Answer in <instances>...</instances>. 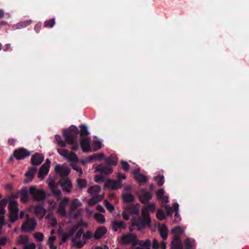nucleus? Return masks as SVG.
<instances>
[{
    "mask_svg": "<svg viewBox=\"0 0 249 249\" xmlns=\"http://www.w3.org/2000/svg\"><path fill=\"white\" fill-rule=\"evenodd\" d=\"M119 242L123 244H132V249H149L151 244L149 239L144 241L139 240L134 234L129 233L123 235L119 239Z\"/></svg>",
    "mask_w": 249,
    "mask_h": 249,
    "instance_id": "obj_1",
    "label": "nucleus"
},
{
    "mask_svg": "<svg viewBox=\"0 0 249 249\" xmlns=\"http://www.w3.org/2000/svg\"><path fill=\"white\" fill-rule=\"evenodd\" d=\"M156 209V205L153 203H150L145 206L142 209V220L139 219L138 222H135L133 217L132 225L138 227V229L141 231L147 225L151 227V220L149 217V212H154Z\"/></svg>",
    "mask_w": 249,
    "mask_h": 249,
    "instance_id": "obj_2",
    "label": "nucleus"
},
{
    "mask_svg": "<svg viewBox=\"0 0 249 249\" xmlns=\"http://www.w3.org/2000/svg\"><path fill=\"white\" fill-rule=\"evenodd\" d=\"M93 236L91 231H88L83 232L82 229H79L75 234L71 237L72 246L80 249L82 248Z\"/></svg>",
    "mask_w": 249,
    "mask_h": 249,
    "instance_id": "obj_3",
    "label": "nucleus"
},
{
    "mask_svg": "<svg viewBox=\"0 0 249 249\" xmlns=\"http://www.w3.org/2000/svg\"><path fill=\"white\" fill-rule=\"evenodd\" d=\"M77 132V127L71 126L69 130L64 131L63 134L66 138V142L62 140L60 136L56 135L54 142L62 147H65L67 143L69 144H73L76 141L75 135Z\"/></svg>",
    "mask_w": 249,
    "mask_h": 249,
    "instance_id": "obj_4",
    "label": "nucleus"
},
{
    "mask_svg": "<svg viewBox=\"0 0 249 249\" xmlns=\"http://www.w3.org/2000/svg\"><path fill=\"white\" fill-rule=\"evenodd\" d=\"M88 224L81 222L79 224L73 225L70 229L67 232L63 233L61 235V241L62 243H65L69 238L74 235L78 230L82 227H87Z\"/></svg>",
    "mask_w": 249,
    "mask_h": 249,
    "instance_id": "obj_5",
    "label": "nucleus"
},
{
    "mask_svg": "<svg viewBox=\"0 0 249 249\" xmlns=\"http://www.w3.org/2000/svg\"><path fill=\"white\" fill-rule=\"evenodd\" d=\"M29 193L33 198L36 201H42L45 197V193L42 189H38L35 186H31L29 188Z\"/></svg>",
    "mask_w": 249,
    "mask_h": 249,
    "instance_id": "obj_6",
    "label": "nucleus"
},
{
    "mask_svg": "<svg viewBox=\"0 0 249 249\" xmlns=\"http://www.w3.org/2000/svg\"><path fill=\"white\" fill-rule=\"evenodd\" d=\"M140 205L137 204L130 207H126L122 213L123 217L125 220L129 219V214L138 215L140 211Z\"/></svg>",
    "mask_w": 249,
    "mask_h": 249,
    "instance_id": "obj_7",
    "label": "nucleus"
},
{
    "mask_svg": "<svg viewBox=\"0 0 249 249\" xmlns=\"http://www.w3.org/2000/svg\"><path fill=\"white\" fill-rule=\"evenodd\" d=\"M10 220L14 222L17 220L18 217V204L16 201H11L9 204Z\"/></svg>",
    "mask_w": 249,
    "mask_h": 249,
    "instance_id": "obj_8",
    "label": "nucleus"
},
{
    "mask_svg": "<svg viewBox=\"0 0 249 249\" xmlns=\"http://www.w3.org/2000/svg\"><path fill=\"white\" fill-rule=\"evenodd\" d=\"M69 201L68 197H64L59 200V205L57 209V213L59 216L64 217L67 215L66 207Z\"/></svg>",
    "mask_w": 249,
    "mask_h": 249,
    "instance_id": "obj_9",
    "label": "nucleus"
},
{
    "mask_svg": "<svg viewBox=\"0 0 249 249\" xmlns=\"http://www.w3.org/2000/svg\"><path fill=\"white\" fill-rule=\"evenodd\" d=\"M57 152L61 156L64 157L71 162L78 160L77 156L72 152L69 153L67 150L64 149H58Z\"/></svg>",
    "mask_w": 249,
    "mask_h": 249,
    "instance_id": "obj_10",
    "label": "nucleus"
},
{
    "mask_svg": "<svg viewBox=\"0 0 249 249\" xmlns=\"http://www.w3.org/2000/svg\"><path fill=\"white\" fill-rule=\"evenodd\" d=\"M81 206V203L78 199L74 200L71 206L70 210V214L72 217L75 218L77 217L80 213L79 208Z\"/></svg>",
    "mask_w": 249,
    "mask_h": 249,
    "instance_id": "obj_11",
    "label": "nucleus"
},
{
    "mask_svg": "<svg viewBox=\"0 0 249 249\" xmlns=\"http://www.w3.org/2000/svg\"><path fill=\"white\" fill-rule=\"evenodd\" d=\"M46 181L52 193L57 196H59L61 192L60 190L57 188V185L55 183L54 179L53 178H49Z\"/></svg>",
    "mask_w": 249,
    "mask_h": 249,
    "instance_id": "obj_12",
    "label": "nucleus"
},
{
    "mask_svg": "<svg viewBox=\"0 0 249 249\" xmlns=\"http://www.w3.org/2000/svg\"><path fill=\"white\" fill-rule=\"evenodd\" d=\"M122 187V183L118 180H107L105 183L104 188L111 190H118Z\"/></svg>",
    "mask_w": 249,
    "mask_h": 249,
    "instance_id": "obj_13",
    "label": "nucleus"
},
{
    "mask_svg": "<svg viewBox=\"0 0 249 249\" xmlns=\"http://www.w3.org/2000/svg\"><path fill=\"white\" fill-rule=\"evenodd\" d=\"M36 226V222L34 218L28 219L21 227V230L26 232L33 230Z\"/></svg>",
    "mask_w": 249,
    "mask_h": 249,
    "instance_id": "obj_14",
    "label": "nucleus"
},
{
    "mask_svg": "<svg viewBox=\"0 0 249 249\" xmlns=\"http://www.w3.org/2000/svg\"><path fill=\"white\" fill-rule=\"evenodd\" d=\"M55 171L62 178H67V176L70 173V169L64 165H57L55 167Z\"/></svg>",
    "mask_w": 249,
    "mask_h": 249,
    "instance_id": "obj_15",
    "label": "nucleus"
},
{
    "mask_svg": "<svg viewBox=\"0 0 249 249\" xmlns=\"http://www.w3.org/2000/svg\"><path fill=\"white\" fill-rule=\"evenodd\" d=\"M59 182L64 191L68 193L71 192L72 184L69 178H62Z\"/></svg>",
    "mask_w": 249,
    "mask_h": 249,
    "instance_id": "obj_16",
    "label": "nucleus"
},
{
    "mask_svg": "<svg viewBox=\"0 0 249 249\" xmlns=\"http://www.w3.org/2000/svg\"><path fill=\"white\" fill-rule=\"evenodd\" d=\"M80 145L84 152H89L91 150L90 147V141L88 137H81Z\"/></svg>",
    "mask_w": 249,
    "mask_h": 249,
    "instance_id": "obj_17",
    "label": "nucleus"
},
{
    "mask_svg": "<svg viewBox=\"0 0 249 249\" xmlns=\"http://www.w3.org/2000/svg\"><path fill=\"white\" fill-rule=\"evenodd\" d=\"M50 161L47 159L39 171V178H43L48 173L50 167Z\"/></svg>",
    "mask_w": 249,
    "mask_h": 249,
    "instance_id": "obj_18",
    "label": "nucleus"
},
{
    "mask_svg": "<svg viewBox=\"0 0 249 249\" xmlns=\"http://www.w3.org/2000/svg\"><path fill=\"white\" fill-rule=\"evenodd\" d=\"M163 206L165 208L167 215H172L173 214V213L174 211V210H176V213H175V217L176 218V220L177 221H179L180 219L178 220L177 219L178 216V207L179 205L178 203H176L175 205L174 208H172L170 207V206L167 203L164 204L163 205Z\"/></svg>",
    "mask_w": 249,
    "mask_h": 249,
    "instance_id": "obj_19",
    "label": "nucleus"
},
{
    "mask_svg": "<svg viewBox=\"0 0 249 249\" xmlns=\"http://www.w3.org/2000/svg\"><path fill=\"white\" fill-rule=\"evenodd\" d=\"M14 155L17 160H21L28 157L30 155V152L25 148H21L16 150Z\"/></svg>",
    "mask_w": 249,
    "mask_h": 249,
    "instance_id": "obj_20",
    "label": "nucleus"
},
{
    "mask_svg": "<svg viewBox=\"0 0 249 249\" xmlns=\"http://www.w3.org/2000/svg\"><path fill=\"white\" fill-rule=\"evenodd\" d=\"M133 174L134 175L136 180L139 183H142L147 181V178L144 175L139 173V169L134 170L133 171Z\"/></svg>",
    "mask_w": 249,
    "mask_h": 249,
    "instance_id": "obj_21",
    "label": "nucleus"
},
{
    "mask_svg": "<svg viewBox=\"0 0 249 249\" xmlns=\"http://www.w3.org/2000/svg\"><path fill=\"white\" fill-rule=\"evenodd\" d=\"M112 169L109 166L100 164L95 167V171H99L105 174H110L112 172Z\"/></svg>",
    "mask_w": 249,
    "mask_h": 249,
    "instance_id": "obj_22",
    "label": "nucleus"
},
{
    "mask_svg": "<svg viewBox=\"0 0 249 249\" xmlns=\"http://www.w3.org/2000/svg\"><path fill=\"white\" fill-rule=\"evenodd\" d=\"M44 157L40 154L36 153L31 158L32 163L33 165H38L43 160Z\"/></svg>",
    "mask_w": 249,
    "mask_h": 249,
    "instance_id": "obj_23",
    "label": "nucleus"
},
{
    "mask_svg": "<svg viewBox=\"0 0 249 249\" xmlns=\"http://www.w3.org/2000/svg\"><path fill=\"white\" fill-rule=\"evenodd\" d=\"M165 191L163 189H160L156 194L157 198L162 202V205L168 202V198L166 196H164Z\"/></svg>",
    "mask_w": 249,
    "mask_h": 249,
    "instance_id": "obj_24",
    "label": "nucleus"
},
{
    "mask_svg": "<svg viewBox=\"0 0 249 249\" xmlns=\"http://www.w3.org/2000/svg\"><path fill=\"white\" fill-rule=\"evenodd\" d=\"M35 212L36 215L39 218L42 219L46 214V209L40 205L36 206L35 208Z\"/></svg>",
    "mask_w": 249,
    "mask_h": 249,
    "instance_id": "obj_25",
    "label": "nucleus"
},
{
    "mask_svg": "<svg viewBox=\"0 0 249 249\" xmlns=\"http://www.w3.org/2000/svg\"><path fill=\"white\" fill-rule=\"evenodd\" d=\"M139 195L141 201L143 203L150 200L152 197L151 194L146 192L144 190L141 191Z\"/></svg>",
    "mask_w": 249,
    "mask_h": 249,
    "instance_id": "obj_26",
    "label": "nucleus"
},
{
    "mask_svg": "<svg viewBox=\"0 0 249 249\" xmlns=\"http://www.w3.org/2000/svg\"><path fill=\"white\" fill-rule=\"evenodd\" d=\"M107 231V230L106 228L104 226L97 228L94 233V238L96 239L101 238L106 233Z\"/></svg>",
    "mask_w": 249,
    "mask_h": 249,
    "instance_id": "obj_27",
    "label": "nucleus"
},
{
    "mask_svg": "<svg viewBox=\"0 0 249 249\" xmlns=\"http://www.w3.org/2000/svg\"><path fill=\"white\" fill-rule=\"evenodd\" d=\"M101 191V188L98 185L91 186L88 190V192L94 197H99L101 195H98Z\"/></svg>",
    "mask_w": 249,
    "mask_h": 249,
    "instance_id": "obj_28",
    "label": "nucleus"
},
{
    "mask_svg": "<svg viewBox=\"0 0 249 249\" xmlns=\"http://www.w3.org/2000/svg\"><path fill=\"white\" fill-rule=\"evenodd\" d=\"M36 171V167H32L25 174L26 179L23 181V182L27 183L31 180L34 178Z\"/></svg>",
    "mask_w": 249,
    "mask_h": 249,
    "instance_id": "obj_29",
    "label": "nucleus"
},
{
    "mask_svg": "<svg viewBox=\"0 0 249 249\" xmlns=\"http://www.w3.org/2000/svg\"><path fill=\"white\" fill-rule=\"evenodd\" d=\"M112 228L114 231H121L125 228V225L123 221H114L112 224Z\"/></svg>",
    "mask_w": 249,
    "mask_h": 249,
    "instance_id": "obj_30",
    "label": "nucleus"
},
{
    "mask_svg": "<svg viewBox=\"0 0 249 249\" xmlns=\"http://www.w3.org/2000/svg\"><path fill=\"white\" fill-rule=\"evenodd\" d=\"M184 230L181 227L178 226L172 230L171 232L174 234V237L180 238V236L183 233Z\"/></svg>",
    "mask_w": 249,
    "mask_h": 249,
    "instance_id": "obj_31",
    "label": "nucleus"
},
{
    "mask_svg": "<svg viewBox=\"0 0 249 249\" xmlns=\"http://www.w3.org/2000/svg\"><path fill=\"white\" fill-rule=\"evenodd\" d=\"M159 231L161 237L165 239L167 237L168 230L166 226L164 224L161 225L159 227Z\"/></svg>",
    "mask_w": 249,
    "mask_h": 249,
    "instance_id": "obj_32",
    "label": "nucleus"
},
{
    "mask_svg": "<svg viewBox=\"0 0 249 249\" xmlns=\"http://www.w3.org/2000/svg\"><path fill=\"white\" fill-rule=\"evenodd\" d=\"M172 249H182V246L179 238L174 237L172 243Z\"/></svg>",
    "mask_w": 249,
    "mask_h": 249,
    "instance_id": "obj_33",
    "label": "nucleus"
},
{
    "mask_svg": "<svg viewBox=\"0 0 249 249\" xmlns=\"http://www.w3.org/2000/svg\"><path fill=\"white\" fill-rule=\"evenodd\" d=\"M54 231L53 230L51 231V235L49 237L48 244L50 246L51 249H56V246L53 245L56 238L53 235Z\"/></svg>",
    "mask_w": 249,
    "mask_h": 249,
    "instance_id": "obj_34",
    "label": "nucleus"
},
{
    "mask_svg": "<svg viewBox=\"0 0 249 249\" xmlns=\"http://www.w3.org/2000/svg\"><path fill=\"white\" fill-rule=\"evenodd\" d=\"M29 242V238L27 235H20L17 240V243L21 245H26Z\"/></svg>",
    "mask_w": 249,
    "mask_h": 249,
    "instance_id": "obj_35",
    "label": "nucleus"
},
{
    "mask_svg": "<svg viewBox=\"0 0 249 249\" xmlns=\"http://www.w3.org/2000/svg\"><path fill=\"white\" fill-rule=\"evenodd\" d=\"M104 196V194L101 195L99 197L92 196V198L89 200L88 203L89 205H94L98 202L100 201Z\"/></svg>",
    "mask_w": 249,
    "mask_h": 249,
    "instance_id": "obj_36",
    "label": "nucleus"
},
{
    "mask_svg": "<svg viewBox=\"0 0 249 249\" xmlns=\"http://www.w3.org/2000/svg\"><path fill=\"white\" fill-rule=\"evenodd\" d=\"M77 187L79 189L85 188L87 186V182L86 179L79 178L76 179Z\"/></svg>",
    "mask_w": 249,
    "mask_h": 249,
    "instance_id": "obj_37",
    "label": "nucleus"
},
{
    "mask_svg": "<svg viewBox=\"0 0 249 249\" xmlns=\"http://www.w3.org/2000/svg\"><path fill=\"white\" fill-rule=\"evenodd\" d=\"M123 200L126 203H131L134 201V198L132 195L123 193Z\"/></svg>",
    "mask_w": 249,
    "mask_h": 249,
    "instance_id": "obj_38",
    "label": "nucleus"
},
{
    "mask_svg": "<svg viewBox=\"0 0 249 249\" xmlns=\"http://www.w3.org/2000/svg\"><path fill=\"white\" fill-rule=\"evenodd\" d=\"M106 161H107L109 164H112L114 165H116L118 160L116 158V155H112L110 156L109 158H107L105 159Z\"/></svg>",
    "mask_w": 249,
    "mask_h": 249,
    "instance_id": "obj_39",
    "label": "nucleus"
},
{
    "mask_svg": "<svg viewBox=\"0 0 249 249\" xmlns=\"http://www.w3.org/2000/svg\"><path fill=\"white\" fill-rule=\"evenodd\" d=\"M21 202L26 203L28 200V192L27 190H24L20 192Z\"/></svg>",
    "mask_w": 249,
    "mask_h": 249,
    "instance_id": "obj_40",
    "label": "nucleus"
},
{
    "mask_svg": "<svg viewBox=\"0 0 249 249\" xmlns=\"http://www.w3.org/2000/svg\"><path fill=\"white\" fill-rule=\"evenodd\" d=\"M104 157V155L103 153H100L98 154H95L90 156L89 157V160H100Z\"/></svg>",
    "mask_w": 249,
    "mask_h": 249,
    "instance_id": "obj_41",
    "label": "nucleus"
},
{
    "mask_svg": "<svg viewBox=\"0 0 249 249\" xmlns=\"http://www.w3.org/2000/svg\"><path fill=\"white\" fill-rule=\"evenodd\" d=\"M185 245L186 249H192L195 245V241L194 240H190L189 238H186L185 240Z\"/></svg>",
    "mask_w": 249,
    "mask_h": 249,
    "instance_id": "obj_42",
    "label": "nucleus"
},
{
    "mask_svg": "<svg viewBox=\"0 0 249 249\" xmlns=\"http://www.w3.org/2000/svg\"><path fill=\"white\" fill-rule=\"evenodd\" d=\"M80 135L81 137H85V135H87L89 134L88 131V128L85 125H81L80 126Z\"/></svg>",
    "mask_w": 249,
    "mask_h": 249,
    "instance_id": "obj_43",
    "label": "nucleus"
},
{
    "mask_svg": "<svg viewBox=\"0 0 249 249\" xmlns=\"http://www.w3.org/2000/svg\"><path fill=\"white\" fill-rule=\"evenodd\" d=\"M95 219L100 223H104L105 222V218L104 216L100 213L95 214Z\"/></svg>",
    "mask_w": 249,
    "mask_h": 249,
    "instance_id": "obj_44",
    "label": "nucleus"
},
{
    "mask_svg": "<svg viewBox=\"0 0 249 249\" xmlns=\"http://www.w3.org/2000/svg\"><path fill=\"white\" fill-rule=\"evenodd\" d=\"M155 180L159 186H161L164 183V177L163 175H158L156 178Z\"/></svg>",
    "mask_w": 249,
    "mask_h": 249,
    "instance_id": "obj_45",
    "label": "nucleus"
},
{
    "mask_svg": "<svg viewBox=\"0 0 249 249\" xmlns=\"http://www.w3.org/2000/svg\"><path fill=\"white\" fill-rule=\"evenodd\" d=\"M46 218L48 219L49 220L48 224L50 226L53 227L56 225L57 221L55 218H54L53 217L50 218L49 215L46 216Z\"/></svg>",
    "mask_w": 249,
    "mask_h": 249,
    "instance_id": "obj_46",
    "label": "nucleus"
},
{
    "mask_svg": "<svg viewBox=\"0 0 249 249\" xmlns=\"http://www.w3.org/2000/svg\"><path fill=\"white\" fill-rule=\"evenodd\" d=\"M157 217L160 220L165 219V213L164 212L161 210H159L157 213Z\"/></svg>",
    "mask_w": 249,
    "mask_h": 249,
    "instance_id": "obj_47",
    "label": "nucleus"
},
{
    "mask_svg": "<svg viewBox=\"0 0 249 249\" xmlns=\"http://www.w3.org/2000/svg\"><path fill=\"white\" fill-rule=\"evenodd\" d=\"M104 204L106 208L110 212H112L114 210V206L110 204L107 200H105L104 201Z\"/></svg>",
    "mask_w": 249,
    "mask_h": 249,
    "instance_id": "obj_48",
    "label": "nucleus"
},
{
    "mask_svg": "<svg viewBox=\"0 0 249 249\" xmlns=\"http://www.w3.org/2000/svg\"><path fill=\"white\" fill-rule=\"evenodd\" d=\"M102 144L100 142H94L92 144V149L93 151H96L101 148Z\"/></svg>",
    "mask_w": 249,
    "mask_h": 249,
    "instance_id": "obj_49",
    "label": "nucleus"
},
{
    "mask_svg": "<svg viewBox=\"0 0 249 249\" xmlns=\"http://www.w3.org/2000/svg\"><path fill=\"white\" fill-rule=\"evenodd\" d=\"M54 23H55V20H54V19L53 18L51 20L46 21L45 22L44 25H45V26L46 27L51 28V27H52L54 25Z\"/></svg>",
    "mask_w": 249,
    "mask_h": 249,
    "instance_id": "obj_50",
    "label": "nucleus"
},
{
    "mask_svg": "<svg viewBox=\"0 0 249 249\" xmlns=\"http://www.w3.org/2000/svg\"><path fill=\"white\" fill-rule=\"evenodd\" d=\"M35 238L38 241L41 242L43 240L44 235L42 233L37 232L35 233Z\"/></svg>",
    "mask_w": 249,
    "mask_h": 249,
    "instance_id": "obj_51",
    "label": "nucleus"
},
{
    "mask_svg": "<svg viewBox=\"0 0 249 249\" xmlns=\"http://www.w3.org/2000/svg\"><path fill=\"white\" fill-rule=\"evenodd\" d=\"M11 243V240L6 237H3L0 239V245L4 246L7 243L10 244Z\"/></svg>",
    "mask_w": 249,
    "mask_h": 249,
    "instance_id": "obj_52",
    "label": "nucleus"
},
{
    "mask_svg": "<svg viewBox=\"0 0 249 249\" xmlns=\"http://www.w3.org/2000/svg\"><path fill=\"white\" fill-rule=\"evenodd\" d=\"M121 165H122V168L125 171H127L129 169V164L126 161H125L124 160L121 161Z\"/></svg>",
    "mask_w": 249,
    "mask_h": 249,
    "instance_id": "obj_53",
    "label": "nucleus"
},
{
    "mask_svg": "<svg viewBox=\"0 0 249 249\" xmlns=\"http://www.w3.org/2000/svg\"><path fill=\"white\" fill-rule=\"evenodd\" d=\"M36 245L34 243H31L24 245L23 249H35Z\"/></svg>",
    "mask_w": 249,
    "mask_h": 249,
    "instance_id": "obj_54",
    "label": "nucleus"
},
{
    "mask_svg": "<svg viewBox=\"0 0 249 249\" xmlns=\"http://www.w3.org/2000/svg\"><path fill=\"white\" fill-rule=\"evenodd\" d=\"M126 177L124 174L118 173V180L120 181L121 183L123 179H125Z\"/></svg>",
    "mask_w": 249,
    "mask_h": 249,
    "instance_id": "obj_55",
    "label": "nucleus"
},
{
    "mask_svg": "<svg viewBox=\"0 0 249 249\" xmlns=\"http://www.w3.org/2000/svg\"><path fill=\"white\" fill-rule=\"evenodd\" d=\"M104 180L103 178L100 175H96L95 177V181L97 183H100Z\"/></svg>",
    "mask_w": 249,
    "mask_h": 249,
    "instance_id": "obj_56",
    "label": "nucleus"
},
{
    "mask_svg": "<svg viewBox=\"0 0 249 249\" xmlns=\"http://www.w3.org/2000/svg\"><path fill=\"white\" fill-rule=\"evenodd\" d=\"M49 203L50 204V206H49L50 210H53L56 208V204L55 202L52 201H49Z\"/></svg>",
    "mask_w": 249,
    "mask_h": 249,
    "instance_id": "obj_57",
    "label": "nucleus"
},
{
    "mask_svg": "<svg viewBox=\"0 0 249 249\" xmlns=\"http://www.w3.org/2000/svg\"><path fill=\"white\" fill-rule=\"evenodd\" d=\"M158 246H159V244H158V241L155 239H154L153 240V245H152L153 248L154 249H157L158 248Z\"/></svg>",
    "mask_w": 249,
    "mask_h": 249,
    "instance_id": "obj_58",
    "label": "nucleus"
},
{
    "mask_svg": "<svg viewBox=\"0 0 249 249\" xmlns=\"http://www.w3.org/2000/svg\"><path fill=\"white\" fill-rule=\"evenodd\" d=\"M97 209L99 211H100V212H105V209L104 208V207L100 205H99L97 206Z\"/></svg>",
    "mask_w": 249,
    "mask_h": 249,
    "instance_id": "obj_59",
    "label": "nucleus"
},
{
    "mask_svg": "<svg viewBox=\"0 0 249 249\" xmlns=\"http://www.w3.org/2000/svg\"><path fill=\"white\" fill-rule=\"evenodd\" d=\"M132 189V187L130 185H127L124 187V190L126 191H130Z\"/></svg>",
    "mask_w": 249,
    "mask_h": 249,
    "instance_id": "obj_60",
    "label": "nucleus"
},
{
    "mask_svg": "<svg viewBox=\"0 0 249 249\" xmlns=\"http://www.w3.org/2000/svg\"><path fill=\"white\" fill-rule=\"evenodd\" d=\"M71 166H72V168H73L74 170H75V171H77V170H79V169H80V168H80V167H79L78 166H77V165H75V164H72V165H71Z\"/></svg>",
    "mask_w": 249,
    "mask_h": 249,
    "instance_id": "obj_61",
    "label": "nucleus"
},
{
    "mask_svg": "<svg viewBox=\"0 0 249 249\" xmlns=\"http://www.w3.org/2000/svg\"><path fill=\"white\" fill-rule=\"evenodd\" d=\"M166 245L165 242L163 241L161 243V249H166Z\"/></svg>",
    "mask_w": 249,
    "mask_h": 249,
    "instance_id": "obj_62",
    "label": "nucleus"
},
{
    "mask_svg": "<svg viewBox=\"0 0 249 249\" xmlns=\"http://www.w3.org/2000/svg\"><path fill=\"white\" fill-rule=\"evenodd\" d=\"M91 160H89V158L88 159H87L86 160H81V162L82 163V164H86V163H87L88 162H89V161H90Z\"/></svg>",
    "mask_w": 249,
    "mask_h": 249,
    "instance_id": "obj_63",
    "label": "nucleus"
},
{
    "mask_svg": "<svg viewBox=\"0 0 249 249\" xmlns=\"http://www.w3.org/2000/svg\"><path fill=\"white\" fill-rule=\"evenodd\" d=\"M40 27H41V24H37L36 27H35V30L36 31H39V30L40 29Z\"/></svg>",
    "mask_w": 249,
    "mask_h": 249,
    "instance_id": "obj_64",
    "label": "nucleus"
}]
</instances>
